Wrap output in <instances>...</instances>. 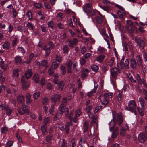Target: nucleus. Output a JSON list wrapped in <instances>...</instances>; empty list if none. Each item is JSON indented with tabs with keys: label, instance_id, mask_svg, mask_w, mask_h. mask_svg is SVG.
I'll return each instance as SVG.
<instances>
[{
	"label": "nucleus",
	"instance_id": "nucleus-1",
	"mask_svg": "<svg viewBox=\"0 0 147 147\" xmlns=\"http://www.w3.org/2000/svg\"><path fill=\"white\" fill-rule=\"evenodd\" d=\"M124 60L125 57L123 56L120 61V62L117 63V66L121 69L124 67L126 69L129 68V61L128 59H127L124 63Z\"/></svg>",
	"mask_w": 147,
	"mask_h": 147
},
{
	"label": "nucleus",
	"instance_id": "nucleus-2",
	"mask_svg": "<svg viewBox=\"0 0 147 147\" xmlns=\"http://www.w3.org/2000/svg\"><path fill=\"white\" fill-rule=\"evenodd\" d=\"M135 40L137 44V45L138 46L139 48H144L145 46V44L144 41L141 38L138 36H136L135 37Z\"/></svg>",
	"mask_w": 147,
	"mask_h": 147
},
{
	"label": "nucleus",
	"instance_id": "nucleus-3",
	"mask_svg": "<svg viewBox=\"0 0 147 147\" xmlns=\"http://www.w3.org/2000/svg\"><path fill=\"white\" fill-rule=\"evenodd\" d=\"M128 106L130 108L129 109L131 110V111L134 112V113L136 114V105L135 101L132 100L129 102L128 103Z\"/></svg>",
	"mask_w": 147,
	"mask_h": 147
},
{
	"label": "nucleus",
	"instance_id": "nucleus-4",
	"mask_svg": "<svg viewBox=\"0 0 147 147\" xmlns=\"http://www.w3.org/2000/svg\"><path fill=\"white\" fill-rule=\"evenodd\" d=\"M121 69L119 68L118 69L117 67H114L111 70V73L112 78H116L118 75V72L120 73Z\"/></svg>",
	"mask_w": 147,
	"mask_h": 147
},
{
	"label": "nucleus",
	"instance_id": "nucleus-5",
	"mask_svg": "<svg viewBox=\"0 0 147 147\" xmlns=\"http://www.w3.org/2000/svg\"><path fill=\"white\" fill-rule=\"evenodd\" d=\"M147 138V136L144 133H140L138 136V140L140 143H143L145 142L146 139Z\"/></svg>",
	"mask_w": 147,
	"mask_h": 147
},
{
	"label": "nucleus",
	"instance_id": "nucleus-6",
	"mask_svg": "<svg viewBox=\"0 0 147 147\" xmlns=\"http://www.w3.org/2000/svg\"><path fill=\"white\" fill-rule=\"evenodd\" d=\"M116 123L115 117V116L113 115L112 120L109 123V125L110 126V130L111 131H112L113 130L114 128L115 125Z\"/></svg>",
	"mask_w": 147,
	"mask_h": 147
},
{
	"label": "nucleus",
	"instance_id": "nucleus-7",
	"mask_svg": "<svg viewBox=\"0 0 147 147\" xmlns=\"http://www.w3.org/2000/svg\"><path fill=\"white\" fill-rule=\"evenodd\" d=\"M68 119H69L70 120V122L67 123L65 125V131L66 133L67 134H68L69 131V126L70 125H72V118L71 116L69 115L68 117Z\"/></svg>",
	"mask_w": 147,
	"mask_h": 147
},
{
	"label": "nucleus",
	"instance_id": "nucleus-8",
	"mask_svg": "<svg viewBox=\"0 0 147 147\" xmlns=\"http://www.w3.org/2000/svg\"><path fill=\"white\" fill-rule=\"evenodd\" d=\"M60 98L61 96L59 94H55L51 98V100L52 102H54L53 105L55 104L57 100H58L59 101Z\"/></svg>",
	"mask_w": 147,
	"mask_h": 147
},
{
	"label": "nucleus",
	"instance_id": "nucleus-9",
	"mask_svg": "<svg viewBox=\"0 0 147 147\" xmlns=\"http://www.w3.org/2000/svg\"><path fill=\"white\" fill-rule=\"evenodd\" d=\"M117 119L118 125L119 126H120L123 122L122 116L121 113L118 114Z\"/></svg>",
	"mask_w": 147,
	"mask_h": 147
},
{
	"label": "nucleus",
	"instance_id": "nucleus-10",
	"mask_svg": "<svg viewBox=\"0 0 147 147\" xmlns=\"http://www.w3.org/2000/svg\"><path fill=\"white\" fill-rule=\"evenodd\" d=\"M22 110L23 111L24 113H25L26 115H28L29 112L28 107L26 106L24 104H22Z\"/></svg>",
	"mask_w": 147,
	"mask_h": 147
},
{
	"label": "nucleus",
	"instance_id": "nucleus-11",
	"mask_svg": "<svg viewBox=\"0 0 147 147\" xmlns=\"http://www.w3.org/2000/svg\"><path fill=\"white\" fill-rule=\"evenodd\" d=\"M32 74V72L31 69H29L26 71L25 73V75L26 78L27 79L30 78Z\"/></svg>",
	"mask_w": 147,
	"mask_h": 147
},
{
	"label": "nucleus",
	"instance_id": "nucleus-12",
	"mask_svg": "<svg viewBox=\"0 0 147 147\" xmlns=\"http://www.w3.org/2000/svg\"><path fill=\"white\" fill-rule=\"evenodd\" d=\"M89 72V71L88 69L87 68L84 69L82 72L81 77L84 78L86 77Z\"/></svg>",
	"mask_w": 147,
	"mask_h": 147
},
{
	"label": "nucleus",
	"instance_id": "nucleus-13",
	"mask_svg": "<svg viewBox=\"0 0 147 147\" xmlns=\"http://www.w3.org/2000/svg\"><path fill=\"white\" fill-rule=\"evenodd\" d=\"M119 128L117 127H116L113 131L111 137L113 138H115L117 135L118 133Z\"/></svg>",
	"mask_w": 147,
	"mask_h": 147
},
{
	"label": "nucleus",
	"instance_id": "nucleus-14",
	"mask_svg": "<svg viewBox=\"0 0 147 147\" xmlns=\"http://www.w3.org/2000/svg\"><path fill=\"white\" fill-rule=\"evenodd\" d=\"M130 66L133 69H135L137 65L136 60L134 58H132L130 60Z\"/></svg>",
	"mask_w": 147,
	"mask_h": 147
},
{
	"label": "nucleus",
	"instance_id": "nucleus-15",
	"mask_svg": "<svg viewBox=\"0 0 147 147\" xmlns=\"http://www.w3.org/2000/svg\"><path fill=\"white\" fill-rule=\"evenodd\" d=\"M89 123L88 121H86L84 123L83 127V132L84 133L87 132L88 129Z\"/></svg>",
	"mask_w": 147,
	"mask_h": 147
},
{
	"label": "nucleus",
	"instance_id": "nucleus-16",
	"mask_svg": "<svg viewBox=\"0 0 147 147\" xmlns=\"http://www.w3.org/2000/svg\"><path fill=\"white\" fill-rule=\"evenodd\" d=\"M3 109L6 111V113L7 115L9 116L11 114L12 109L9 108L8 106H4Z\"/></svg>",
	"mask_w": 147,
	"mask_h": 147
},
{
	"label": "nucleus",
	"instance_id": "nucleus-17",
	"mask_svg": "<svg viewBox=\"0 0 147 147\" xmlns=\"http://www.w3.org/2000/svg\"><path fill=\"white\" fill-rule=\"evenodd\" d=\"M17 100L19 103H22L24 101V96L22 94H19L17 97Z\"/></svg>",
	"mask_w": 147,
	"mask_h": 147
},
{
	"label": "nucleus",
	"instance_id": "nucleus-18",
	"mask_svg": "<svg viewBox=\"0 0 147 147\" xmlns=\"http://www.w3.org/2000/svg\"><path fill=\"white\" fill-rule=\"evenodd\" d=\"M58 89L60 91H62L64 86V82L63 81H61L58 84Z\"/></svg>",
	"mask_w": 147,
	"mask_h": 147
},
{
	"label": "nucleus",
	"instance_id": "nucleus-19",
	"mask_svg": "<svg viewBox=\"0 0 147 147\" xmlns=\"http://www.w3.org/2000/svg\"><path fill=\"white\" fill-rule=\"evenodd\" d=\"M127 28L128 32L131 34L134 33L136 29V28L134 26H129V27H127Z\"/></svg>",
	"mask_w": 147,
	"mask_h": 147
},
{
	"label": "nucleus",
	"instance_id": "nucleus-20",
	"mask_svg": "<svg viewBox=\"0 0 147 147\" xmlns=\"http://www.w3.org/2000/svg\"><path fill=\"white\" fill-rule=\"evenodd\" d=\"M22 88L24 90H26L29 86L30 84L29 82H26L22 83Z\"/></svg>",
	"mask_w": 147,
	"mask_h": 147
},
{
	"label": "nucleus",
	"instance_id": "nucleus-21",
	"mask_svg": "<svg viewBox=\"0 0 147 147\" xmlns=\"http://www.w3.org/2000/svg\"><path fill=\"white\" fill-rule=\"evenodd\" d=\"M105 57V56L104 55H101L97 57L96 60L98 62H101L103 61Z\"/></svg>",
	"mask_w": 147,
	"mask_h": 147
},
{
	"label": "nucleus",
	"instance_id": "nucleus-22",
	"mask_svg": "<svg viewBox=\"0 0 147 147\" xmlns=\"http://www.w3.org/2000/svg\"><path fill=\"white\" fill-rule=\"evenodd\" d=\"M15 60L17 64H21L22 62L21 57L19 56H16L15 57Z\"/></svg>",
	"mask_w": 147,
	"mask_h": 147
},
{
	"label": "nucleus",
	"instance_id": "nucleus-23",
	"mask_svg": "<svg viewBox=\"0 0 147 147\" xmlns=\"http://www.w3.org/2000/svg\"><path fill=\"white\" fill-rule=\"evenodd\" d=\"M10 45V43L7 42H6L3 45L2 47L4 49H8L9 48Z\"/></svg>",
	"mask_w": 147,
	"mask_h": 147
},
{
	"label": "nucleus",
	"instance_id": "nucleus-24",
	"mask_svg": "<svg viewBox=\"0 0 147 147\" xmlns=\"http://www.w3.org/2000/svg\"><path fill=\"white\" fill-rule=\"evenodd\" d=\"M31 95L29 93H28L26 96V102L29 104L31 103Z\"/></svg>",
	"mask_w": 147,
	"mask_h": 147
},
{
	"label": "nucleus",
	"instance_id": "nucleus-25",
	"mask_svg": "<svg viewBox=\"0 0 147 147\" xmlns=\"http://www.w3.org/2000/svg\"><path fill=\"white\" fill-rule=\"evenodd\" d=\"M95 18L96 22L98 23L101 24L103 22V19L98 16H96Z\"/></svg>",
	"mask_w": 147,
	"mask_h": 147
},
{
	"label": "nucleus",
	"instance_id": "nucleus-26",
	"mask_svg": "<svg viewBox=\"0 0 147 147\" xmlns=\"http://www.w3.org/2000/svg\"><path fill=\"white\" fill-rule=\"evenodd\" d=\"M123 12L121 11L120 10H118L117 11V14L118 15L119 18H120L123 19Z\"/></svg>",
	"mask_w": 147,
	"mask_h": 147
},
{
	"label": "nucleus",
	"instance_id": "nucleus-27",
	"mask_svg": "<svg viewBox=\"0 0 147 147\" xmlns=\"http://www.w3.org/2000/svg\"><path fill=\"white\" fill-rule=\"evenodd\" d=\"M139 101L140 102L141 105L142 107H144L146 105L145 101L142 97H141L139 98Z\"/></svg>",
	"mask_w": 147,
	"mask_h": 147
},
{
	"label": "nucleus",
	"instance_id": "nucleus-28",
	"mask_svg": "<svg viewBox=\"0 0 147 147\" xmlns=\"http://www.w3.org/2000/svg\"><path fill=\"white\" fill-rule=\"evenodd\" d=\"M85 143L86 140L85 139L84 137H82L80 141V145H84Z\"/></svg>",
	"mask_w": 147,
	"mask_h": 147
},
{
	"label": "nucleus",
	"instance_id": "nucleus-29",
	"mask_svg": "<svg viewBox=\"0 0 147 147\" xmlns=\"http://www.w3.org/2000/svg\"><path fill=\"white\" fill-rule=\"evenodd\" d=\"M99 7L103 10L106 11H108L110 10V8L108 6H103L100 5Z\"/></svg>",
	"mask_w": 147,
	"mask_h": 147
},
{
	"label": "nucleus",
	"instance_id": "nucleus-30",
	"mask_svg": "<svg viewBox=\"0 0 147 147\" xmlns=\"http://www.w3.org/2000/svg\"><path fill=\"white\" fill-rule=\"evenodd\" d=\"M126 22L127 23V24L126 25L127 27H129V26H133V22H131L130 20H127Z\"/></svg>",
	"mask_w": 147,
	"mask_h": 147
},
{
	"label": "nucleus",
	"instance_id": "nucleus-31",
	"mask_svg": "<svg viewBox=\"0 0 147 147\" xmlns=\"http://www.w3.org/2000/svg\"><path fill=\"white\" fill-rule=\"evenodd\" d=\"M63 49L64 53H65L68 52L69 48L67 45H64L63 46Z\"/></svg>",
	"mask_w": 147,
	"mask_h": 147
},
{
	"label": "nucleus",
	"instance_id": "nucleus-32",
	"mask_svg": "<svg viewBox=\"0 0 147 147\" xmlns=\"http://www.w3.org/2000/svg\"><path fill=\"white\" fill-rule=\"evenodd\" d=\"M33 78L35 82L37 83L39 81V76L38 74H35V76L33 77Z\"/></svg>",
	"mask_w": 147,
	"mask_h": 147
},
{
	"label": "nucleus",
	"instance_id": "nucleus-33",
	"mask_svg": "<svg viewBox=\"0 0 147 147\" xmlns=\"http://www.w3.org/2000/svg\"><path fill=\"white\" fill-rule=\"evenodd\" d=\"M40 93L39 92H35L33 95L35 100L37 99L40 96Z\"/></svg>",
	"mask_w": 147,
	"mask_h": 147
},
{
	"label": "nucleus",
	"instance_id": "nucleus-34",
	"mask_svg": "<svg viewBox=\"0 0 147 147\" xmlns=\"http://www.w3.org/2000/svg\"><path fill=\"white\" fill-rule=\"evenodd\" d=\"M18 71L19 70L18 69L13 71V76L14 77H17L18 76Z\"/></svg>",
	"mask_w": 147,
	"mask_h": 147
},
{
	"label": "nucleus",
	"instance_id": "nucleus-35",
	"mask_svg": "<svg viewBox=\"0 0 147 147\" xmlns=\"http://www.w3.org/2000/svg\"><path fill=\"white\" fill-rule=\"evenodd\" d=\"M73 63L72 61L70 60L68 62L66 63V65L68 68H71Z\"/></svg>",
	"mask_w": 147,
	"mask_h": 147
},
{
	"label": "nucleus",
	"instance_id": "nucleus-36",
	"mask_svg": "<svg viewBox=\"0 0 147 147\" xmlns=\"http://www.w3.org/2000/svg\"><path fill=\"white\" fill-rule=\"evenodd\" d=\"M8 130V129L6 127H3L1 129V131L2 133H6Z\"/></svg>",
	"mask_w": 147,
	"mask_h": 147
},
{
	"label": "nucleus",
	"instance_id": "nucleus-37",
	"mask_svg": "<svg viewBox=\"0 0 147 147\" xmlns=\"http://www.w3.org/2000/svg\"><path fill=\"white\" fill-rule=\"evenodd\" d=\"M34 5L35 7L37 8H40L42 7V4L40 3H35Z\"/></svg>",
	"mask_w": 147,
	"mask_h": 147
},
{
	"label": "nucleus",
	"instance_id": "nucleus-38",
	"mask_svg": "<svg viewBox=\"0 0 147 147\" xmlns=\"http://www.w3.org/2000/svg\"><path fill=\"white\" fill-rule=\"evenodd\" d=\"M48 26L49 27L53 29L54 24L53 22L52 21L49 22L48 23Z\"/></svg>",
	"mask_w": 147,
	"mask_h": 147
},
{
	"label": "nucleus",
	"instance_id": "nucleus-39",
	"mask_svg": "<svg viewBox=\"0 0 147 147\" xmlns=\"http://www.w3.org/2000/svg\"><path fill=\"white\" fill-rule=\"evenodd\" d=\"M48 73L50 75H52L53 74L54 71H53V68L52 66L48 70Z\"/></svg>",
	"mask_w": 147,
	"mask_h": 147
},
{
	"label": "nucleus",
	"instance_id": "nucleus-40",
	"mask_svg": "<svg viewBox=\"0 0 147 147\" xmlns=\"http://www.w3.org/2000/svg\"><path fill=\"white\" fill-rule=\"evenodd\" d=\"M112 94L110 93H105L104 94V96L105 97H107L108 98H111L112 96Z\"/></svg>",
	"mask_w": 147,
	"mask_h": 147
},
{
	"label": "nucleus",
	"instance_id": "nucleus-41",
	"mask_svg": "<svg viewBox=\"0 0 147 147\" xmlns=\"http://www.w3.org/2000/svg\"><path fill=\"white\" fill-rule=\"evenodd\" d=\"M52 135H50L49 136H48L46 138V140L47 141L49 142L51 141L52 140Z\"/></svg>",
	"mask_w": 147,
	"mask_h": 147
},
{
	"label": "nucleus",
	"instance_id": "nucleus-42",
	"mask_svg": "<svg viewBox=\"0 0 147 147\" xmlns=\"http://www.w3.org/2000/svg\"><path fill=\"white\" fill-rule=\"evenodd\" d=\"M45 126H46L43 125L41 127V130L43 134H45V132L47 131L46 129L45 128Z\"/></svg>",
	"mask_w": 147,
	"mask_h": 147
},
{
	"label": "nucleus",
	"instance_id": "nucleus-43",
	"mask_svg": "<svg viewBox=\"0 0 147 147\" xmlns=\"http://www.w3.org/2000/svg\"><path fill=\"white\" fill-rule=\"evenodd\" d=\"M13 143L12 141H8L6 143V145L7 147H10L12 146Z\"/></svg>",
	"mask_w": 147,
	"mask_h": 147
},
{
	"label": "nucleus",
	"instance_id": "nucleus-44",
	"mask_svg": "<svg viewBox=\"0 0 147 147\" xmlns=\"http://www.w3.org/2000/svg\"><path fill=\"white\" fill-rule=\"evenodd\" d=\"M143 92L145 99L147 100V90H146L145 89H144L143 91Z\"/></svg>",
	"mask_w": 147,
	"mask_h": 147
},
{
	"label": "nucleus",
	"instance_id": "nucleus-45",
	"mask_svg": "<svg viewBox=\"0 0 147 147\" xmlns=\"http://www.w3.org/2000/svg\"><path fill=\"white\" fill-rule=\"evenodd\" d=\"M92 69L93 71L96 72L98 69V66L96 65H94L92 67Z\"/></svg>",
	"mask_w": 147,
	"mask_h": 147
},
{
	"label": "nucleus",
	"instance_id": "nucleus-46",
	"mask_svg": "<svg viewBox=\"0 0 147 147\" xmlns=\"http://www.w3.org/2000/svg\"><path fill=\"white\" fill-rule=\"evenodd\" d=\"M61 69L62 72V74L64 75L66 72L65 67L64 66H62L61 67Z\"/></svg>",
	"mask_w": 147,
	"mask_h": 147
},
{
	"label": "nucleus",
	"instance_id": "nucleus-47",
	"mask_svg": "<svg viewBox=\"0 0 147 147\" xmlns=\"http://www.w3.org/2000/svg\"><path fill=\"white\" fill-rule=\"evenodd\" d=\"M143 58L145 60V61H147V53H146L145 51H143Z\"/></svg>",
	"mask_w": 147,
	"mask_h": 147
},
{
	"label": "nucleus",
	"instance_id": "nucleus-48",
	"mask_svg": "<svg viewBox=\"0 0 147 147\" xmlns=\"http://www.w3.org/2000/svg\"><path fill=\"white\" fill-rule=\"evenodd\" d=\"M27 26L30 30H33V26L32 24L28 23L27 25Z\"/></svg>",
	"mask_w": 147,
	"mask_h": 147
},
{
	"label": "nucleus",
	"instance_id": "nucleus-49",
	"mask_svg": "<svg viewBox=\"0 0 147 147\" xmlns=\"http://www.w3.org/2000/svg\"><path fill=\"white\" fill-rule=\"evenodd\" d=\"M5 77L2 76H0V84H3L5 81Z\"/></svg>",
	"mask_w": 147,
	"mask_h": 147
},
{
	"label": "nucleus",
	"instance_id": "nucleus-50",
	"mask_svg": "<svg viewBox=\"0 0 147 147\" xmlns=\"http://www.w3.org/2000/svg\"><path fill=\"white\" fill-rule=\"evenodd\" d=\"M56 60L58 62H60L61 61V58L58 55H57L56 57Z\"/></svg>",
	"mask_w": 147,
	"mask_h": 147
},
{
	"label": "nucleus",
	"instance_id": "nucleus-51",
	"mask_svg": "<svg viewBox=\"0 0 147 147\" xmlns=\"http://www.w3.org/2000/svg\"><path fill=\"white\" fill-rule=\"evenodd\" d=\"M50 49L49 48H47V49L45 51L46 52V55L45 56L47 57L50 53L51 51Z\"/></svg>",
	"mask_w": 147,
	"mask_h": 147
},
{
	"label": "nucleus",
	"instance_id": "nucleus-52",
	"mask_svg": "<svg viewBox=\"0 0 147 147\" xmlns=\"http://www.w3.org/2000/svg\"><path fill=\"white\" fill-rule=\"evenodd\" d=\"M109 100L106 98H104L102 101V104L104 105H107L109 103Z\"/></svg>",
	"mask_w": 147,
	"mask_h": 147
},
{
	"label": "nucleus",
	"instance_id": "nucleus-53",
	"mask_svg": "<svg viewBox=\"0 0 147 147\" xmlns=\"http://www.w3.org/2000/svg\"><path fill=\"white\" fill-rule=\"evenodd\" d=\"M115 6L116 7L119 8L122 11L124 12L125 11L124 9L122 6L117 4H115Z\"/></svg>",
	"mask_w": 147,
	"mask_h": 147
},
{
	"label": "nucleus",
	"instance_id": "nucleus-54",
	"mask_svg": "<svg viewBox=\"0 0 147 147\" xmlns=\"http://www.w3.org/2000/svg\"><path fill=\"white\" fill-rule=\"evenodd\" d=\"M27 15L28 16L29 19H31L32 18V13L30 11H28L27 13Z\"/></svg>",
	"mask_w": 147,
	"mask_h": 147
},
{
	"label": "nucleus",
	"instance_id": "nucleus-55",
	"mask_svg": "<svg viewBox=\"0 0 147 147\" xmlns=\"http://www.w3.org/2000/svg\"><path fill=\"white\" fill-rule=\"evenodd\" d=\"M92 106H88L86 109V112L88 113H89L90 111V110L92 109Z\"/></svg>",
	"mask_w": 147,
	"mask_h": 147
},
{
	"label": "nucleus",
	"instance_id": "nucleus-56",
	"mask_svg": "<svg viewBox=\"0 0 147 147\" xmlns=\"http://www.w3.org/2000/svg\"><path fill=\"white\" fill-rule=\"evenodd\" d=\"M48 45L49 46L48 48H49L50 49H52L54 47V45L52 42H50L49 43Z\"/></svg>",
	"mask_w": 147,
	"mask_h": 147
},
{
	"label": "nucleus",
	"instance_id": "nucleus-57",
	"mask_svg": "<svg viewBox=\"0 0 147 147\" xmlns=\"http://www.w3.org/2000/svg\"><path fill=\"white\" fill-rule=\"evenodd\" d=\"M47 60H44L41 62V65H42L43 67H45L46 65H47Z\"/></svg>",
	"mask_w": 147,
	"mask_h": 147
},
{
	"label": "nucleus",
	"instance_id": "nucleus-58",
	"mask_svg": "<svg viewBox=\"0 0 147 147\" xmlns=\"http://www.w3.org/2000/svg\"><path fill=\"white\" fill-rule=\"evenodd\" d=\"M123 45L125 51H128L129 47H127V46H128V43H124Z\"/></svg>",
	"mask_w": 147,
	"mask_h": 147
},
{
	"label": "nucleus",
	"instance_id": "nucleus-59",
	"mask_svg": "<svg viewBox=\"0 0 147 147\" xmlns=\"http://www.w3.org/2000/svg\"><path fill=\"white\" fill-rule=\"evenodd\" d=\"M59 65V64L57 63L56 62H53V65L54 66V68L56 69L58 67Z\"/></svg>",
	"mask_w": 147,
	"mask_h": 147
},
{
	"label": "nucleus",
	"instance_id": "nucleus-60",
	"mask_svg": "<svg viewBox=\"0 0 147 147\" xmlns=\"http://www.w3.org/2000/svg\"><path fill=\"white\" fill-rule=\"evenodd\" d=\"M6 86L3 85H1L0 86V91L1 92L5 91V88Z\"/></svg>",
	"mask_w": 147,
	"mask_h": 147
},
{
	"label": "nucleus",
	"instance_id": "nucleus-61",
	"mask_svg": "<svg viewBox=\"0 0 147 147\" xmlns=\"http://www.w3.org/2000/svg\"><path fill=\"white\" fill-rule=\"evenodd\" d=\"M136 77L139 83L140 84H141V80L139 75L138 74H137Z\"/></svg>",
	"mask_w": 147,
	"mask_h": 147
},
{
	"label": "nucleus",
	"instance_id": "nucleus-62",
	"mask_svg": "<svg viewBox=\"0 0 147 147\" xmlns=\"http://www.w3.org/2000/svg\"><path fill=\"white\" fill-rule=\"evenodd\" d=\"M92 120L91 121V122L93 123L97 124V118L95 117H94L92 118Z\"/></svg>",
	"mask_w": 147,
	"mask_h": 147
},
{
	"label": "nucleus",
	"instance_id": "nucleus-63",
	"mask_svg": "<svg viewBox=\"0 0 147 147\" xmlns=\"http://www.w3.org/2000/svg\"><path fill=\"white\" fill-rule=\"evenodd\" d=\"M85 63V60L84 58H82L80 60V63L82 65H84Z\"/></svg>",
	"mask_w": 147,
	"mask_h": 147
},
{
	"label": "nucleus",
	"instance_id": "nucleus-64",
	"mask_svg": "<svg viewBox=\"0 0 147 147\" xmlns=\"http://www.w3.org/2000/svg\"><path fill=\"white\" fill-rule=\"evenodd\" d=\"M44 6L45 7L48 9H49L51 8L50 6L47 3H44Z\"/></svg>",
	"mask_w": 147,
	"mask_h": 147
}]
</instances>
